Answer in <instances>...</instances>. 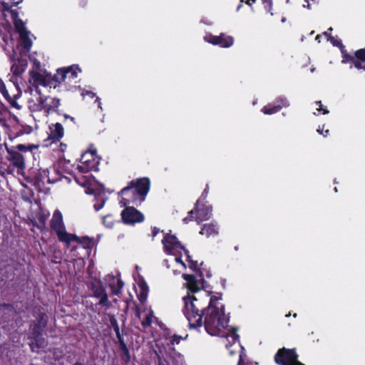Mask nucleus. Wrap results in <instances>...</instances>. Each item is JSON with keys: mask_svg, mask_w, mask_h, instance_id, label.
<instances>
[{"mask_svg": "<svg viewBox=\"0 0 365 365\" xmlns=\"http://www.w3.org/2000/svg\"><path fill=\"white\" fill-rule=\"evenodd\" d=\"M6 151V160L9 162L6 172L8 174H12L14 170H16L18 174H22L26 170V159L24 154L32 153V151L38 148V145L34 144H18L15 146H9L4 143Z\"/></svg>", "mask_w": 365, "mask_h": 365, "instance_id": "nucleus-1", "label": "nucleus"}, {"mask_svg": "<svg viewBox=\"0 0 365 365\" xmlns=\"http://www.w3.org/2000/svg\"><path fill=\"white\" fill-rule=\"evenodd\" d=\"M81 69L78 64L58 68L53 76V88L58 91H76L80 87L77 85Z\"/></svg>", "mask_w": 365, "mask_h": 365, "instance_id": "nucleus-2", "label": "nucleus"}, {"mask_svg": "<svg viewBox=\"0 0 365 365\" xmlns=\"http://www.w3.org/2000/svg\"><path fill=\"white\" fill-rule=\"evenodd\" d=\"M183 314L189 322L191 329H197L202 326V317L206 307L193 295L187 294L183 297Z\"/></svg>", "mask_w": 365, "mask_h": 365, "instance_id": "nucleus-3", "label": "nucleus"}, {"mask_svg": "<svg viewBox=\"0 0 365 365\" xmlns=\"http://www.w3.org/2000/svg\"><path fill=\"white\" fill-rule=\"evenodd\" d=\"M203 316L205 329L211 336L218 335L227 326L228 319L225 317L223 306L220 309L218 307H206Z\"/></svg>", "mask_w": 365, "mask_h": 365, "instance_id": "nucleus-4", "label": "nucleus"}, {"mask_svg": "<svg viewBox=\"0 0 365 365\" xmlns=\"http://www.w3.org/2000/svg\"><path fill=\"white\" fill-rule=\"evenodd\" d=\"M48 317L45 312H39L37 313L36 320H32L29 324L31 338L34 340L30 345L31 349H33V344L38 349L45 347L46 342L43 337L44 331L47 327Z\"/></svg>", "mask_w": 365, "mask_h": 365, "instance_id": "nucleus-5", "label": "nucleus"}, {"mask_svg": "<svg viewBox=\"0 0 365 365\" xmlns=\"http://www.w3.org/2000/svg\"><path fill=\"white\" fill-rule=\"evenodd\" d=\"M203 265L204 263L201 262L200 268L198 269L199 274H197L200 277L199 279L194 274H182V275L183 279L186 281L187 294L190 295L207 287V283L204 279Z\"/></svg>", "mask_w": 365, "mask_h": 365, "instance_id": "nucleus-6", "label": "nucleus"}, {"mask_svg": "<svg viewBox=\"0 0 365 365\" xmlns=\"http://www.w3.org/2000/svg\"><path fill=\"white\" fill-rule=\"evenodd\" d=\"M80 163L81 164L77 167L79 172L87 173L91 171H97L98 170V166L100 163V158H98L96 150H89L81 155Z\"/></svg>", "mask_w": 365, "mask_h": 365, "instance_id": "nucleus-7", "label": "nucleus"}, {"mask_svg": "<svg viewBox=\"0 0 365 365\" xmlns=\"http://www.w3.org/2000/svg\"><path fill=\"white\" fill-rule=\"evenodd\" d=\"M50 227L56 234L58 240L63 243L69 240L68 237H75L72 235V233L66 232L63 215L58 210H56L53 214L50 221Z\"/></svg>", "mask_w": 365, "mask_h": 365, "instance_id": "nucleus-8", "label": "nucleus"}, {"mask_svg": "<svg viewBox=\"0 0 365 365\" xmlns=\"http://www.w3.org/2000/svg\"><path fill=\"white\" fill-rule=\"evenodd\" d=\"M341 53V63H351L359 70L365 71V48H360L354 52V55L349 54L344 46L340 43Z\"/></svg>", "mask_w": 365, "mask_h": 365, "instance_id": "nucleus-9", "label": "nucleus"}, {"mask_svg": "<svg viewBox=\"0 0 365 365\" xmlns=\"http://www.w3.org/2000/svg\"><path fill=\"white\" fill-rule=\"evenodd\" d=\"M0 93L10 104L11 107L20 110L21 106L17 103V100L21 96L22 92L18 86L13 85L9 90L4 81L0 78Z\"/></svg>", "mask_w": 365, "mask_h": 365, "instance_id": "nucleus-10", "label": "nucleus"}, {"mask_svg": "<svg viewBox=\"0 0 365 365\" xmlns=\"http://www.w3.org/2000/svg\"><path fill=\"white\" fill-rule=\"evenodd\" d=\"M61 105V99L58 98H52L50 96H45L43 95L39 96L37 99L36 106L38 110H43L47 115L56 113L58 115H61L58 107Z\"/></svg>", "mask_w": 365, "mask_h": 365, "instance_id": "nucleus-11", "label": "nucleus"}, {"mask_svg": "<svg viewBox=\"0 0 365 365\" xmlns=\"http://www.w3.org/2000/svg\"><path fill=\"white\" fill-rule=\"evenodd\" d=\"M298 354L294 349H279L274 355V361L278 365H295L299 362Z\"/></svg>", "mask_w": 365, "mask_h": 365, "instance_id": "nucleus-12", "label": "nucleus"}, {"mask_svg": "<svg viewBox=\"0 0 365 365\" xmlns=\"http://www.w3.org/2000/svg\"><path fill=\"white\" fill-rule=\"evenodd\" d=\"M125 207L121 212V217L124 224L135 225L145 220L144 215L133 206L124 205Z\"/></svg>", "mask_w": 365, "mask_h": 365, "instance_id": "nucleus-13", "label": "nucleus"}, {"mask_svg": "<svg viewBox=\"0 0 365 365\" xmlns=\"http://www.w3.org/2000/svg\"><path fill=\"white\" fill-rule=\"evenodd\" d=\"M119 195H121L122 200L120 202L123 203V205L133 204L138 206L143 202V199L137 195L135 187L133 185H130V182L126 187L120 190Z\"/></svg>", "mask_w": 365, "mask_h": 365, "instance_id": "nucleus-14", "label": "nucleus"}, {"mask_svg": "<svg viewBox=\"0 0 365 365\" xmlns=\"http://www.w3.org/2000/svg\"><path fill=\"white\" fill-rule=\"evenodd\" d=\"M15 31L19 35V43L24 50L29 52L33 45V41L30 37L31 32L26 27V24H14Z\"/></svg>", "mask_w": 365, "mask_h": 365, "instance_id": "nucleus-15", "label": "nucleus"}, {"mask_svg": "<svg viewBox=\"0 0 365 365\" xmlns=\"http://www.w3.org/2000/svg\"><path fill=\"white\" fill-rule=\"evenodd\" d=\"M91 289L93 292V296L99 299L98 304L108 309L111 306V303L108 299L106 288L101 282L97 283H92Z\"/></svg>", "mask_w": 365, "mask_h": 365, "instance_id": "nucleus-16", "label": "nucleus"}, {"mask_svg": "<svg viewBox=\"0 0 365 365\" xmlns=\"http://www.w3.org/2000/svg\"><path fill=\"white\" fill-rule=\"evenodd\" d=\"M205 41L222 48H230L233 45L234 38L231 36H227L224 33H221L219 36L212 34H207L204 36Z\"/></svg>", "mask_w": 365, "mask_h": 365, "instance_id": "nucleus-17", "label": "nucleus"}, {"mask_svg": "<svg viewBox=\"0 0 365 365\" xmlns=\"http://www.w3.org/2000/svg\"><path fill=\"white\" fill-rule=\"evenodd\" d=\"M193 210H195V220L197 224L203 221L208 220L212 215V207L211 205L200 204V200H197L195 204Z\"/></svg>", "mask_w": 365, "mask_h": 365, "instance_id": "nucleus-18", "label": "nucleus"}, {"mask_svg": "<svg viewBox=\"0 0 365 365\" xmlns=\"http://www.w3.org/2000/svg\"><path fill=\"white\" fill-rule=\"evenodd\" d=\"M130 185L135 187L137 195L145 201L148 193L150 189V180L148 178H140L130 181Z\"/></svg>", "mask_w": 365, "mask_h": 365, "instance_id": "nucleus-19", "label": "nucleus"}, {"mask_svg": "<svg viewBox=\"0 0 365 365\" xmlns=\"http://www.w3.org/2000/svg\"><path fill=\"white\" fill-rule=\"evenodd\" d=\"M164 251L167 254H171L173 250H178V249H184V246L178 240L175 235L166 233L162 240Z\"/></svg>", "mask_w": 365, "mask_h": 365, "instance_id": "nucleus-20", "label": "nucleus"}, {"mask_svg": "<svg viewBox=\"0 0 365 365\" xmlns=\"http://www.w3.org/2000/svg\"><path fill=\"white\" fill-rule=\"evenodd\" d=\"M34 185L41 191L46 183H54L56 180L50 178L48 169H39L34 177Z\"/></svg>", "mask_w": 365, "mask_h": 365, "instance_id": "nucleus-21", "label": "nucleus"}, {"mask_svg": "<svg viewBox=\"0 0 365 365\" xmlns=\"http://www.w3.org/2000/svg\"><path fill=\"white\" fill-rule=\"evenodd\" d=\"M72 235L75 237H68L69 240H66V242H63L67 247H68L71 243L73 242H76L83 249L89 251H91L93 247L94 242L93 239L87 236L80 237L75 234H72Z\"/></svg>", "mask_w": 365, "mask_h": 365, "instance_id": "nucleus-22", "label": "nucleus"}, {"mask_svg": "<svg viewBox=\"0 0 365 365\" xmlns=\"http://www.w3.org/2000/svg\"><path fill=\"white\" fill-rule=\"evenodd\" d=\"M29 76L34 81V86L37 87L41 85L45 87L49 86L50 88H52L53 86V76L51 78H46L43 74L34 70L29 71Z\"/></svg>", "mask_w": 365, "mask_h": 365, "instance_id": "nucleus-23", "label": "nucleus"}, {"mask_svg": "<svg viewBox=\"0 0 365 365\" xmlns=\"http://www.w3.org/2000/svg\"><path fill=\"white\" fill-rule=\"evenodd\" d=\"M49 130L48 140L52 143H57L63 137L64 129L60 123H52L49 125Z\"/></svg>", "mask_w": 365, "mask_h": 365, "instance_id": "nucleus-24", "label": "nucleus"}, {"mask_svg": "<svg viewBox=\"0 0 365 365\" xmlns=\"http://www.w3.org/2000/svg\"><path fill=\"white\" fill-rule=\"evenodd\" d=\"M277 103L279 104L272 105L269 103L262 108V111L266 115H272L279 112L282 107L288 106L287 101L286 99L279 98L277 100Z\"/></svg>", "mask_w": 365, "mask_h": 365, "instance_id": "nucleus-25", "label": "nucleus"}, {"mask_svg": "<svg viewBox=\"0 0 365 365\" xmlns=\"http://www.w3.org/2000/svg\"><path fill=\"white\" fill-rule=\"evenodd\" d=\"M33 131V128L28 125H20L14 128V130H11L9 133V138L10 140H13L16 138H19L24 135H29Z\"/></svg>", "mask_w": 365, "mask_h": 365, "instance_id": "nucleus-26", "label": "nucleus"}, {"mask_svg": "<svg viewBox=\"0 0 365 365\" xmlns=\"http://www.w3.org/2000/svg\"><path fill=\"white\" fill-rule=\"evenodd\" d=\"M28 66V61L25 58H18L14 61L11 66V71L16 76H21L26 70Z\"/></svg>", "mask_w": 365, "mask_h": 365, "instance_id": "nucleus-27", "label": "nucleus"}, {"mask_svg": "<svg viewBox=\"0 0 365 365\" xmlns=\"http://www.w3.org/2000/svg\"><path fill=\"white\" fill-rule=\"evenodd\" d=\"M119 349L120 351V357L121 361L125 364V365H128L131 359L130 353L129 349L127 346L126 343L124 341V339L122 338L118 339Z\"/></svg>", "mask_w": 365, "mask_h": 365, "instance_id": "nucleus-28", "label": "nucleus"}, {"mask_svg": "<svg viewBox=\"0 0 365 365\" xmlns=\"http://www.w3.org/2000/svg\"><path fill=\"white\" fill-rule=\"evenodd\" d=\"M200 234L207 237L215 236L218 234L217 225L214 223L204 224L200 231Z\"/></svg>", "mask_w": 365, "mask_h": 365, "instance_id": "nucleus-29", "label": "nucleus"}, {"mask_svg": "<svg viewBox=\"0 0 365 365\" xmlns=\"http://www.w3.org/2000/svg\"><path fill=\"white\" fill-rule=\"evenodd\" d=\"M5 21L6 23H24L21 19L19 18V14L14 10H6L4 13Z\"/></svg>", "mask_w": 365, "mask_h": 365, "instance_id": "nucleus-30", "label": "nucleus"}, {"mask_svg": "<svg viewBox=\"0 0 365 365\" xmlns=\"http://www.w3.org/2000/svg\"><path fill=\"white\" fill-rule=\"evenodd\" d=\"M108 317L109 319L110 327H112L114 329L118 340L123 338L122 334H120V327L118 326V323L115 316L113 314H108Z\"/></svg>", "mask_w": 365, "mask_h": 365, "instance_id": "nucleus-31", "label": "nucleus"}, {"mask_svg": "<svg viewBox=\"0 0 365 365\" xmlns=\"http://www.w3.org/2000/svg\"><path fill=\"white\" fill-rule=\"evenodd\" d=\"M124 286V282L120 278H118L115 284H110L109 287L111 289L113 295H118L121 293V290Z\"/></svg>", "mask_w": 365, "mask_h": 365, "instance_id": "nucleus-32", "label": "nucleus"}, {"mask_svg": "<svg viewBox=\"0 0 365 365\" xmlns=\"http://www.w3.org/2000/svg\"><path fill=\"white\" fill-rule=\"evenodd\" d=\"M96 202L93 205V207L96 211H98L103 207L106 198L103 196H101V195H98L96 196Z\"/></svg>", "mask_w": 365, "mask_h": 365, "instance_id": "nucleus-33", "label": "nucleus"}, {"mask_svg": "<svg viewBox=\"0 0 365 365\" xmlns=\"http://www.w3.org/2000/svg\"><path fill=\"white\" fill-rule=\"evenodd\" d=\"M102 223L108 228H111L113 226V219L111 215H107L102 218Z\"/></svg>", "mask_w": 365, "mask_h": 365, "instance_id": "nucleus-34", "label": "nucleus"}, {"mask_svg": "<svg viewBox=\"0 0 365 365\" xmlns=\"http://www.w3.org/2000/svg\"><path fill=\"white\" fill-rule=\"evenodd\" d=\"M153 312H150L149 314H148L146 315L145 319H143L141 322L142 326L144 328H147V327H150L152 324V322H153Z\"/></svg>", "mask_w": 365, "mask_h": 365, "instance_id": "nucleus-35", "label": "nucleus"}, {"mask_svg": "<svg viewBox=\"0 0 365 365\" xmlns=\"http://www.w3.org/2000/svg\"><path fill=\"white\" fill-rule=\"evenodd\" d=\"M38 222L42 224V226H39L36 222H32L34 227H36L38 230H43L46 227V217L44 215H41L38 218Z\"/></svg>", "mask_w": 365, "mask_h": 365, "instance_id": "nucleus-36", "label": "nucleus"}, {"mask_svg": "<svg viewBox=\"0 0 365 365\" xmlns=\"http://www.w3.org/2000/svg\"><path fill=\"white\" fill-rule=\"evenodd\" d=\"M319 3V0H304L303 7L307 8L308 9H312V6L318 5Z\"/></svg>", "mask_w": 365, "mask_h": 365, "instance_id": "nucleus-37", "label": "nucleus"}, {"mask_svg": "<svg viewBox=\"0 0 365 365\" xmlns=\"http://www.w3.org/2000/svg\"><path fill=\"white\" fill-rule=\"evenodd\" d=\"M189 267H190V269H192V271L195 272L197 274H199L198 269L200 268V267H198V264H197V261H195V260H190Z\"/></svg>", "mask_w": 365, "mask_h": 365, "instance_id": "nucleus-38", "label": "nucleus"}, {"mask_svg": "<svg viewBox=\"0 0 365 365\" xmlns=\"http://www.w3.org/2000/svg\"><path fill=\"white\" fill-rule=\"evenodd\" d=\"M195 210H192L188 212V215L182 219L184 223L187 224L188 222L195 220V215L194 216Z\"/></svg>", "mask_w": 365, "mask_h": 365, "instance_id": "nucleus-39", "label": "nucleus"}, {"mask_svg": "<svg viewBox=\"0 0 365 365\" xmlns=\"http://www.w3.org/2000/svg\"><path fill=\"white\" fill-rule=\"evenodd\" d=\"M315 104L319 106L317 110L319 111H322L323 114H328L329 113V110L327 108H324L321 101H315Z\"/></svg>", "mask_w": 365, "mask_h": 365, "instance_id": "nucleus-40", "label": "nucleus"}, {"mask_svg": "<svg viewBox=\"0 0 365 365\" xmlns=\"http://www.w3.org/2000/svg\"><path fill=\"white\" fill-rule=\"evenodd\" d=\"M182 339V337L180 336H178L177 334H174L173 336H172V339L170 340V344L172 345H175V344H179L180 341Z\"/></svg>", "mask_w": 365, "mask_h": 365, "instance_id": "nucleus-41", "label": "nucleus"}, {"mask_svg": "<svg viewBox=\"0 0 365 365\" xmlns=\"http://www.w3.org/2000/svg\"><path fill=\"white\" fill-rule=\"evenodd\" d=\"M208 193H209V185H208V184H207L205 186V188L204 189L200 198L198 199V200H200V202L205 200L206 199V197H207Z\"/></svg>", "mask_w": 365, "mask_h": 365, "instance_id": "nucleus-42", "label": "nucleus"}, {"mask_svg": "<svg viewBox=\"0 0 365 365\" xmlns=\"http://www.w3.org/2000/svg\"><path fill=\"white\" fill-rule=\"evenodd\" d=\"M220 299H221V296L220 297L211 296V297L210 299L209 304L207 307H217L216 306L214 305V303Z\"/></svg>", "mask_w": 365, "mask_h": 365, "instance_id": "nucleus-43", "label": "nucleus"}, {"mask_svg": "<svg viewBox=\"0 0 365 365\" xmlns=\"http://www.w3.org/2000/svg\"><path fill=\"white\" fill-rule=\"evenodd\" d=\"M317 132L324 137L328 136L329 134V130L328 129L324 130V125H323L322 128L319 126L317 129Z\"/></svg>", "mask_w": 365, "mask_h": 365, "instance_id": "nucleus-44", "label": "nucleus"}, {"mask_svg": "<svg viewBox=\"0 0 365 365\" xmlns=\"http://www.w3.org/2000/svg\"><path fill=\"white\" fill-rule=\"evenodd\" d=\"M147 297L148 293L143 292H140V293L138 295V298L141 303H144L145 302V300L147 299Z\"/></svg>", "mask_w": 365, "mask_h": 365, "instance_id": "nucleus-45", "label": "nucleus"}, {"mask_svg": "<svg viewBox=\"0 0 365 365\" xmlns=\"http://www.w3.org/2000/svg\"><path fill=\"white\" fill-rule=\"evenodd\" d=\"M160 232V228L157 227H152V234H151V236H152V238L153 240H154V238L157 236V235ZM161 232H163V230L161 231Z\"/></svg>", "mask_w": 365, "mask_h": 365, "instance_id": "nucleus-46", "label": "nucleus"}, {"mask_svg": "<svg viewBox=\"0 0 365 365\" xmlns=\"http://www.w3.org/2000/svg\"><path fill=\"white\" fill-rule=\"evenodd\" d=\"M237 365H258L257 363H253V362H246L245 363L242 360V355L240 356V359L237 363Z\"/></svg>", "mask_w": 365, "mask_h": 365, "instance_id": "nucleus-47", "label": "nucleus"}, {"mask_svg": "<svg viewBox=\"0 0 365 365\" xmlns=\"http://www.w3.org/2000/svg\"><path fill=\"white\" fill-rule=\"evenodd\" d=\"M139 287L140 288V292H148V286L147 285V284L143 282V283H140L139 284Z\"/></svg>", "mask_w": 365, "mask_h": 365, "instance_id": "nucleus-48", "label": "nucleus"}, {"mask_svg": "<svg viewBox=\"0 0 365 365\" xmlns=\"http://www.w3.org/2000/svg\"><path fill=\"white\" fill-rule=\"evenodd\" d=\"M263 4L264 5V8L267 10H269L272 7V0H262Z\"/></svg>", "mask_w": 365, "mask_h": 365, "instance_id": "nucleus-49", "label": "nucleus"}, {"mask_svg": "<svg viewBox=\"0 0 365 365\" xmlns=\"http://www.w3.org/2000/svg\"><path fill=\"white\" fill-rule=\"evenodd\" d=\"M8 111L7 107L0 101V114L3 115Z\"/></svg>", "mask_w": 365, "mask_h": 365, "instance_id": "nucleus-50", "label": "nucleus"}, {"mask_svg": "<svg viewBox=\"0 0 365 365\" xmlns=\"http://www.w3.org/2000/svg\"><path fill=\"white\" fill-rule=\"evenodd\" d=\"M175 262L180 264L183 267H186L185 263L182 260V253L180 252L179 257H175Z\"/></svg>", "mask_w": 365, "mask_h": 365, "instance_id": "nucleus-51", "label": "nucleus"}, {"mask_svg": "<svg viewBox=\"0 0 365 365\" xmlns=\"http://www.w3.org/2000/svg\"><path fill=\"white\" fill-rule=\"evenodd\" d=\"M158 365H170L166 360H163L161 356L158 354Z\"/></svg>", "mask_w": 365, "mask_h": 365, "instance_id": "nucleus-52", "label": "nucleus"}, {"mask_svg": "<svg viewBox=\"0 0 365 365\" xmlns=\"http://www.w3.org/2000/svg\"><path fill=\"white\" fill-rule=\"evenodd\" d=\"M236 331H237L236 329H235V328L232 329V338L234 340L239 339V338H240L239 335L236 333Z\"/></svg>", "mask_w": 365, "mask_h": 365, "instance_id": "nucleus-53", "label": "nucleus"}, {"mask_svg": "<svg viewBox=\"0 0 365 365\" xmlns=\"http://www.w3.org/2000/svg\"><path fill=\"white\" fill-rule=\"evenodd\" d=\"M67 148V145L63 143H61L59 145V150L62 153L65 152Z\"/></svg>", "mask_w": 365, "mask_h": 365, "instance_id": "nucleus-54", "label": "nucleus"}, {"mask_svg": "<svg viewBox=\"0 0 365 365\" xmlns=\"http://www.w3.org/2000/svg\"><path fill=\"white\" fill-rule=\"evenodd\" d=\"M178 252H179L180 253L183 251L185 255H186V257L190 255V252L188 251V250H187L185 247H184V249H178V250H177Z\"/></svg>", "mask_w": 365, "mask_h": 365, "instance_id": "nucleus-55", "label": "nucleus"}, {"mask_svg": "<svg viewBox=\"0 0 365 365\" xmlns=\"http://www.w3.org/2000/svg\"><path fill=\"white\" fill-rule=\"evenodd\" d=\"M205 272V276L207 277V278H210L212 276V274L210 272V270H207L205 269L204 267H203V273Z\"/></svg>", "mask_w": 365, "mask_h": 365, "instance_id": "nucleus-56", "label": "nucleus"}, {"mask_svg": "<svg viewBox=\"0 0 365 365\" xmlns=\"http://www.w3.org/2000/svg\"><path fill=\"white\" fill-rule=\"evenodd\" d=\"M332 31V28H329L327 31L324 32V35L331 38V36H330V34L329 33V31Z\"/></svg>", "mask_w": 365, "mask_h": 365, "instance_id": "nucleus-57", "label": "nucleus"}, {"mask_svg": "<svg viewBox=\"0 0 365 365\" xmlns=\"http://www.w3.org/2000/svg\"><path fill=\"white\" fill-rule=\"evenodd\" d=\"M256 0H247L246 3L249 5H252Z\"/></svg>", "mask_w": 365, "mask_h": 365, "instance_id": "nucleus-58", "label": "nucleus"}, {"mask_svg": "<svg viewBox=\"0 0 365 365\" xmlns=\"http://www.w3.org/2000/svg\"><path fill=\"white\" fill-rule=\"evenodd\" d=\"M0 123L4 126L6 125V120L3 118H0Z\"/></svg>", "mask_w": 365, "mask_h": 365, "instance_id": "nucleus-59", "label": "nucleus"}, {"mask_svg": "<svg viewBox=\"0 0 365 365\" xmlns=\"http://www.w3.org/2000/svg\"><path fill=\"white\" fill-rule=\"evenodd\" d=\"M72 365H85L83 364H82L81 362H79V361H76Z\"/></svg>", "mask_w": 365, "mask_h": 365, "instance_id": "nucleus-60", "label": "nucleus"}, {"mask_svg": "<svg viewBox=\"0 0 365 365\" xmlns=\"http://www.w3.org/2000/svg\"><path fill=\"white\" fill-rule=\"evenodd\" d=\"M22 1H23V0H17L16 1L14 2V4L16 5H17V4H20V3H21Z\"/></svg>", "mask_w": 365, "mask_h": 365, "instance_id": "nucleus-61", "label": "nucleus"}, {"mask_svg": "<svg viewBox=\"0 0 365 365\" xmlns=\"http://www.w3.org/2000/svg\"><path fill=\"white\" fill-rule=\"evenodd\" d=\"M69 119H70L72 122H73L74 123H76L75 118H74L73 117L71 116V117H69Z\"/></svg>", "mask_w": 365, "mask_h": 365, "instance_id": "nucleus-62", "label": "nucleus"}, {"mask_svg": "<svg viewBox=\"0 0 365 365\" xmlns=\"http://www.w3.org/2000/svg\"><path fill=\"white\" fill-rule=\"evenodd\" d=\"M76 249H77V246H73V247L71 248V252H74Z\"/></svg>", "mask_w": 365, "mask_h": 365, "instance_id": "nucleus-63", "label": "nucleus"}, {"mask_svg": "<svg viewBox=\"0 0 365 365\" xmlns=\"http://www.w3.org/2000/svg\"><path fill=\"white\" fill-rule=\"evenodd\" d=\"M295 365H304L303 363L299 361V362H297V364H295Z\"/></svg>", "mask_w": 365, "mask_h": 365, "instance_id": "nucleus-64", "label": "nucleus"}]
</instances>
